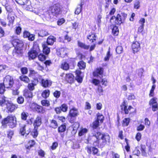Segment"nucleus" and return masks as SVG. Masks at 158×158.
Instances as JSON below:
<instances>
[{
	"label": "nucleus",
	"instance_id": "f8f14e48",
	"mask_svg": "<svg viewBox=\"0 0 158 158\" xmlns=\"http://www.w3.org/2000/svg\"><path fill=\"white\" fill-rule=\"evenodd\" d=\"M156 99V98H153L149 102V105L152 106V110L154 111H156L158 109V105Z\"/></svg>",
	"mask_w": 158,
	"mask_h": 158
},
{
	"label": "nucleus",
	"instance_id": "774afa93",
	"mask_svg": "<svg viewBox=\"0 0 158 158\" xmlns=\"http://www.w3.org/2000/svg\"><path fill=\"white\" fill-rule=\"evenodd\" d=\"M8 67L6 65H0V73L3 72Z\"/></svg>",
	"mask_w": 158,
	"mask_h": 158
},
{
	"label": "nucleus",
	"instance_id": "dca6fc26",
	"mask_svg": "<svg viewBox=\"0 0 158 158\" xmlns=\"http://www.w3.org/2000/svg\"><path fill=\"white\" fill-rule=\"evenodd\" d=\"M7 108L10 112H12L18 107V105L13 103H8L6 104Z\"/></svg>",
	"mask_w": 158,
	"mask_h": 158
},
{
	"label": "nucleus",
	"instance_id": "c03bdc74",
	"mask_svg": "<svg viewBox=\"0 0 158 158\" xmlns=\"http://www.w3.org/2000/svg\"><path fill=\"white\" fill-rule=\"evenodd\" d=\"M115 51L117 54H120L123 52V48L121 46H118L116 48Z\"/></svg>",
	"mask_w": 158,
	"mask_h": 158
},
{
	"label": "nucleus",
	"instance_id": "58836bf2",
	"mask_svg": "<svg viewBox=\"0 0 158 158\" xmlns=\"http://www.w3.org/2000/svg\"><path fill=\"white\" fill-rule=\"evenodd\" d=\"M66 129V126L65 124H63L60 126L58 129L59 132H63L65 131Z\"/></svg>",
	"mask_w": 158,
	"mask_h": 158
},
{
	"label": "nucleus",
	"instance_id": "4be33fe9",
	"mask_svg": "<svg viewBox=\"0 0 158 158\" xmlns=\"http://www.w3.org/2000/svg\"><path fill=\"white\" fill-rule=\"evenodd\" d=\"M56 37L52 35H50L47 39V43L48 45H52L54 42L56 41Z\"/></svg>",
	"mask_w": 158,
	"mask_h": 158
},
{
	"label": "nucleus",
	"instance_id": "052dcab7",
	"mask_svg": "<svg viewBox=\"0 0 158 158\" xmlns=\"http://www.w3.org/2000/svg\"><path fill=\"white\" fill-rule=\"evenodd\" d=\"M140 2L138 0L135 1L134 3V8L135 9H138L140 7Z\"/></svg>",
	"mask_w": 158,
	"mask_h": 158
},
{
	"label": "nucleus",
	"instance_id": "e2e57ef3",
	"mask_svg": "<svg viewBox=\"0 0 158 158\" xmlns=\"http://www.w3.org/2000/svg\"><path fill=\"white\" fill-rule=\"evenodd\" d=\"M5 7L6 11L9 13L11 12L12 11V9L11 6L8 4H6L5 5Z\"/></svg>",
	"mask_w": 158,
	"mask_h": 158
},
{
	"label": "nucleus",
	"instance_id": "2eb2a0df",
	"mask_svg": "<svg viewBox=\"0 0 158 158\" xmlns=\"http://www.w3.org/2000/svg\"><path fill=\"white\" fill-rule=\"evenodd\" d=\"M131 47L134 53L138 52L140 49V44L136 41L133 42Z\"/></svg>",
	"mask_w": 158,
	"mask_h": 158
},
{
	"label": "nucleus",
	"instance_id": "9d476101",
	"mask_svg": "<svg viewBox=\"0 0 158 158\" xmlns=\"http://www.w3.org/2000/svg\"><path fill=\"white\" fill-rule=\"evenodd\" d=\"M103 69L102 68H98L95 70L93 73V75L94 77L97 78H101L102 77Z\"/></svg>",
	"mask_w": 158,
	"mask_h": 158
},
{
	"label": "nucleus",
	"instance_id": "20e7f679",
	"mask_svg": "<svg viewBox=\"0 0 158 158\" xmlns=\"http://www.w3.org/2000/svg\"><path fill=\"white\" fill-rule=\"evenodd\" d=\"M127 15L124 13H121L120 14H118L116 17L114 16H112L110 19V22L112 23V21H114L113 23L117 24H120L124 22L126 18L127 17Z\"/></svg>",
	"mask_w": 158,
	"mask_h": 158
},
{
	"label": "nucleus",
	"instance_id": "b1692460",
	"mask_svg": "<svg viewBox=\"0 0 158 158\" xmlns=\"http://www.w3.org/2000/svg\"><path fill=\"white\" fill-rule=\"evenodd\" d=\"M87 152L91 154L92 152L94 154H96L98 152V148L95 147H87Z\"/></svg>",
	"mask_w": 158,
	"mask_h": 158
},
{
	"label": "nucleus",
	"instance_id": "a18cd8bd",
	"mask_svg": "<svg viewBox=\"0 0 158 158\" xmlns=\"http://www.w3.org/2000/svg\"><path fill=\"white\" fill-rule=\"evenodd\" d=\"M104 117L103 115L100 114V113H98L97 115V120L100 121L101 123H102L104 119Z\"/></svg>",
	"mask_w": 158,
	"mask_h": 158
},
{
	"label": "nucleus",
	"instance_id": "ea45409f",
	"mask_svg": "<svg viewBox=\"0 0 158 158\" xmlns=\"http://www.w3.org/2000/svg\"><path fill=\"white\" fill-rule=\"evenodd\" d=\"M57 123L56 121L54 120L51 121V123L50 125V127L53 128H56L57 127Z\"/></svg>",
	"mask_w": 158,
	"mask_h": 158
},
{
	"label": "nucleus",
	"instance_id": "a878e982",
	"mask_svg": "<svg viewBox=\"0 0 158 158\" xmlns=\"http://www.w3.org/2000/svg\"><path fill=\"white\" fill-rule=\"evenodd\" d=\"M77 45L78 47L85 50H88L89 48V45H86L79 40L77 41Z\"/></svg>",
	"mask_w": 158,
	"mask_h": 158
},
{
	"label": "nucleus",
	"instance_id": "6ab92c4d",
	"mask_svg": "<svg viewBox=\"0 0 158 158\" xmlns=\"http://www.w3.org/2000/svg\"><path fill=\"white\" fill-rule=\"evenodd\" d=\"M76 80L79 83H81L82 81V77L81 75V72L79 70H77L76 71Z\"/></svg>",
	"mask_w": 158,
	"mask_h": 158
},
{
	"label": "nucleus",
	"instance_id": "0e129e2a",
	"mask_svg": "<svg viewBox=\"0 0 158 158\" xmlns=\"http://www.w3.org/2000/svg\"><path fill=\"white\" fill-rule=\"evenodd\" d=\"M29 71L30 75L31 77H33L35 76H36L38 75V73L33 70H30Z\"/></svg>",
	"mask_w": 158,
	"mask_h": 158
},
{
	"label": "nucleus",
	"instance_id": "39448f33",
	"mask_svg": "<svg viewBox=\"0 0 158 158\" xmlns=\"http://www.w3.org/2000/svg\"><path fill=\"white\" fill-rule=\"evenodd\" d=\"M79 114L78 110L75 107L70 110L68 116L69 121L71 123H73L76 120L77 117Z\"/></svg>",
	"mask_w": 158,
	"mask_h": 158
},
{
	"label": "nucleus",
	"instance_id": "de8ad7c7",
	"mask_svg": "<svg viewBox=\"0 0 158 158\" xmlns=\"http://www.w3.org/2000/svg\"><path fill=\"white\" fill-rule=\"evenodd\" d=\"M62 111L63 112H66L68 109V106L66 104H63L62 105L60 106Z\"/></svg>",
	"mask_w": 158,
	"mask_h": 158
},
{
	"label": "nucleus",
	"instance_id": "4c0bfd02",
	"mask_svg": "<svg viewBox=\"0 0 158 158\" xmlns=\"http://www.w3.org/2000/svg\"><path fill=\"white\" fill-rule=\"evenodd\" d=\"M38 128L37 127H34V128L32 131H31V134L33 137L34 138H35L38 135L37 132Z\"/></svg>",
	"mask_w": 158,
	"mask_h": 158
},
{
	"label": "nucleus",
	"instance_id": "13d9d810",
	"mask_svg": "<svg viewBox=\"0 0 158 158\" xmlns=\"http://www.w3.org/2000/svg\"><path fill=\"white\" fill-rule=\"evenodd\" d=\"M41 104L43 106H48L50 105L49 101L47 100H42L41 101Z\"/></svg>",
	"mask_w": 158,
	"mask_h": 158
},
{
	"label": "nucleus",
	"instance_id": "338daca9",
	"mask_svg": "<svg viewBox=\"0 0 158 158\" xmlns=\"http://www.w3.org/2000/svg\"><path fill=\"white\" fill-rule=\"evenodd\" d=\"M38 105L36 103H32L31 105L30 108L35 111Z\"/></svg>",
	"mask_w": 158,
	"mask_h": 158
},
{
	"label": "nucleus",
	"instance_id": "09e8293b",
	"mask_svg": "<svg viewBox=\"0 0 158 158\" xmlns=\"http://www.w3.org/2000/svg\"><path fill=\"white\" fill-rule=\"evenodd\" d=\"M112 31L114 35H117L118 32V27L115 26H114L112 29Z\"/></svg>",
	"mask_w": 158,
	"mask_h": 158
},
{
	"label": "nucleus",
	"instance_id": "72a5a7b5",
	"mask_svg": "<svg viewBox=\"0 0 158 158\" xmlns=\"http://www.w3.org/2000/svg\"><path fill=\"white\" fill-rule=\"evenodd\" d=\"M83 4V3L81 2V4L78 6L77 8L76 9V10L75 11V14L77 15H79L80 14L82 6Z\"/></svg>",
	"mask_w": 158,
	"mask_h": 158
},
{
	"label": "nucleus",
	"instance_id": "e433bc0d",
	"mask_svg": "<svg viewBox=\"0 0 158 158\" xmlns=\"http://www.w3.org/2000/svg\"><path fill=\"white\" fill-rule=\"evenodd\" d=\"M111 55H112L110 54V48L109 47L108 51L106 53V56L104 58V60L105 61H108Z\"/></svg>",
	"mask_w": 158,
	"mask_h": 158
},
{
	"label": "nucleus",
	"instance_id": "a211bd4d",
	"mask_svg": "<svg viewBox=\"0 0 158 158\" xmlns=\"http://www.w3.org/2000/svg\"><path fill=\"white\" fill-rule=\"evenodd\" d=\"M139 23L141 24V25L138 27V34L141 33L144 29L145 19L144 18L141 19L139 21Z\"/></svg>",
	"mask_w": 158,
	"mask_h": 158
},
{
	"label": "nucleus",
	"instance_id": "412c9836",
	"mask_svg": "<svg viewBox=\"0 0 158 158\" xmlns=\"http://www.w3.org/2000/svg\"><path fill=\"white\" fill-rule=\"evenodd\" d=\"M74 76L71 73H68L66 74L65 79L66 81L69 83H71L73 82Z\"/></svg>",
	"mask_w": 158,
	"mask_h": 158
},
{
	"label": "nucleus",
	"instance_id": "6e6d98bb",
	"mask_svg": "<svg viewBox=\"0 0 158 158\" xmlns=\"http://www.w3.org/2000/svg\"><path fill=\"white\" fill-rule=\"evenodd\" d=\"M134 155L138 156L140 154V152L138 147H136L133 152Z\"/></svg>",
	"mask_w": 158,
	"mask_h": 158
},
{
	"label": "nucleus",
	"instance_id": "3c124183",
	"mask_svg": "<svg viewBox=\"0 0 158 158\" xmlns=\"http://www.w3.org/2000/svg\"><path fill=\"white\" fill-rule=\"evenodd\" d=\"M17 102L19 104L23 103L24 101V99L22 96L19 97L17 99Z\"/></svg>",
	"mask_w": 158,
	"mask_h": 158
},
{
	"label": "nucleus",
	"instance_id": "4d7b16f0",
	"mask_svg": "<svg viewBox=\"0 0 158 158\" xmlns=\"http://www.w3.org/2000/svg\"><path fill=\"white\" fill-rule=\"evenodd\" d=\"M53 94L55 98H58L60 96L61 93L60 91L56 90L53 93Z\"/></svg>",
	"mask_w": 158,
	"mask_h": 158
},
{
	"label": "nucleus",
	"instance_id": "9b49d317",
	"mask_svg": "<svg viewBox=\"0 0 158 158\" xmlns=\"http://www.w3.org/2000/svg\"><path fill=\"white\" fill-rule=\"evenodd\" d=\"M68 52V49L66 48H61L57 50V54L61 57L64 58Z\"/></svg>",
	"mask_w": 158,
	"mask_h": 158
},
{
	"label": "nucleus",
	"instance_id": "69168bd1",
	"mask_svg": "<svg viewBox=\"0 0 158 158\" xmlns=\"http://www.w3.org/2000/svg\"><path fill=\"white\" fill-rule=\"evenodd\" d=\"M65 22L64 19L63 18H62L59 19L57 22V24L59 26L61 25L62 24L64 23Z\"/></svg>",
	"mask_w": 158,
	"mask_h": 158
},
{
	"label": "nucleus",
	"instance_id": "37998d69",
	"mask_svg": "<svg viewBox=\"0 0 158 158\" xmlns=\"http://www.w3.org/2000/svg\"><path fill=\"white\" fill-rule=\"evenodd\" d=\"M99 126V122L98 121L96 120L94 122L92 123V127L93 128V130L95 129H97Z\"/></svg>",
	"mask_w": 158,
	"mask_h": 158
},
{
	"label": "nucleus",
	"instance_id": "f704fd0d",
	"mask_svg": "<svg viewBox=\"0 0 158 158\" xmlns=\"http://www.w3.org/2000/svg\"><path fill=\"white\" fill-rule=\"evenodd\" d=\"M61 68L64 70H67L69 69V64L66 62L63 63L61 64Z\"/></svg>",
	"mask_w": 158,
	"mask_h": 158
},
{
	"label": "nucleus",
	"instance_id": "473e14b6",
	"mask_svg": "<svg viewBox=\"0 0 158 158\" xmlns=\"http://www.w3.org/2000/svg\"><path fill=\"white\" fill-rule=\"evenodd\" d=\"M49 34L48 31L43 30L40 31V32L38 33L39 36L42 37L47 36Z\"/></svg>",
	"mask_w": 158,
	"mask_h": 158
},
{
	"label": "nucleus",
	"instance_id": "1a4fd4ad",
	"mask_svg": "<svg viewBox=\"0 0 158 158\" xmlns=\"http://www.w3.org/2000/svg\"><path fill=\"white\" fill-rule=\"evenodd\" d=\"M44 18L47 20L50 21H53L54 19V15L52 13L50 10H49L46 11L43 15Z\"/></svg>",
	"mask_w": 158,
	"mask_h": 158
},
{
	"label": "nucleus",
	"instance_id": "2f4dec72",
	"mask_svg": "<svg viewBox=\"0 0 158 158\" xmlns=\"http://www.w3.org/2000/svg\"><path fill=\"white\" fill-rule=\"evenodd\" d=\"M77 65L80 69H84L86 66V64L83 61H81L78 62Z\"/></svg>",
	"mask_w": 158,
	"mask_h": 158
},
{
	"label": "nucleus",
	"instance_id": "8fccbe9b",
	"mask_svg": "<svg viewBox=\"0 0 158 158\" xmlns=\"http://www.w3.org/2000/svg\"><path fill=\"white\" fill-rule=\"evenodd\" d=\"M130 118H125L123 120V125L125 126H127L129 124L130 122Z\"/></svg>",
	"mask_w": 158,
	"mask_h": 158
},
{
	"label": "nucleus",
	"instance_id": "864d4df0",
	"mask_svg": "<svg viewBox=\"0 0 158 158\" xmlns=\"http://www.w3.org/2000/svg\"><path fill=\"white\" fill-rule=\"evenodd\" d=\"M35 144V142L34 140H31L29 141V146H28L27 148V149H30L31 148L33 147Z\"/></svg>",
	"mask_w": 158,
	"mask_h": 158
},
{
	"label": "nucleus",
	"instance_id": "49530a36",
	"mask_svg": "<svg viewBox=\"0 0 158 158\" xmlns=\"http://www.w3.org/2000/svg\"><path fill=\"white\" fill-rule=\"evenodd\" d=\"M28 116V114L27 113L23 111L21 114V119L23 120H26Z\"/></svg>",
	"mask_w": 158,
	"mask_h": 158
},
{
	"label": "nucleus",
	"instance_id": "423d86ee",
	"mask_svg": "<svg viewBox=\"0 0 158 158\" xmlns=\"http://www.w3.org/2000/svg\"><path fill=\"white\" fill-rule=\"evenodd\" d=\"M49 9L53 15H54V16L57 17L61 14L63 7L60 4L56 3L50 7Z\"/></svg>",
	"mask_w": 158,
	"mask_h": 158
},
{
	"label": "nucleus",
	"instance_id": "bf43d9fd",
	"mask_svg": "<svg viewBox=\"0 0 158 158\" xmlns=\"http://www.w3.org/2000/svg\"><path fill=\"white\" fill-rule=\"evenodd\" d=\"M38 83V81L37 78H33V79L31 81V83L33 84L34 85L36 86Z\"/></svg>",
	"mask_w": 158,
	"mask_h": 158
},
{
	"label": "nucleus",
	"instance_id": "79ce46f5",
	"mask_svg": "<svg viewBox=\"0 0 158 158\" xmlns=\"http://www.w3.org/2000/svg\"><path fill=\"white\" fill-rule=\"evenodd\" d=\"M35 111L37 112L38 113H43L44 111V110L43 107L42 106L38 105Z\"/></svg>",
	"mask_w": 158,
	"mask_h": 158
},
{
	"label": "nucleus",
	"instance_id": "5701e85b",
	"mask_svg": "<svg viewBox=\"0 0 158 158\" xmlns=\"http://www.w3.org/2000/svg\"><path fill=\"white\" fill-rule=\"evenodd\" d=\"M15 19V18L13 15L10 13L8 14L7 17V19L9 22L8 25L10 26L11 25H12Z\"/></svg>",
	"mask_w": 158,
	"mask_h": 158
},
{
	"label": "nucleus",
	"instance_id": "c85d7f7f",
	"mask_svg": "<svg viewBox=\"0 0 158 158\" xmlns=\"http://www.w3.org/2000/svg\"><path fill=\"white\" fill-rule=\"evenodd\" d=\"M43 53L46 55L48 54L50 52V49L46 44L42 45Z\"/></svg>",
	"mask_w": 158,
	"mask_h": 158
},
{
	"label": "nucleus",
	"instance_id": "393cba45",
	"mask_svg": "<svg viewBox=\"0 0 158 158\" xmlns=\"http://www.w3.org/2000/svg\"><path fill=\"white\" fill-rule=\"evenodd\" d=\"M25 127L26 125H24L23 127L20 128V133L22 135H24L25 134H26V136L29 134L30 132H31V129L29 128L28 131H26Z\"/></svg>",
	"mask_w": 158,
	"mask_h": 158
},
{
	"label": "nucleus",
	"instance_id": "f3484780",
	"mask_svg": "<svg viewBox=\"0 0 158 158\" xmlns=\"http://www.w3.org/2000/svg\"><path fill=\"white\" fill-rule=\"evenodd\" d=\"M42 85L44 87H50L52 84V82L49 80L42 79L41 80Z\"/></svg>",
	"mask_w": 158,
	"mask_h": 158
},
{
	"label": "nucleus",
	"instance_id": "5fc2aeb1",
	"mask_svg": "<svg viewBox=\"0 0 158 158\" xmlns=\"http://www.w3.org/2000/svg\"><path fill=\"white\" fill-rule=\"evenodd\" d=\"M5 88L6 87L4 84L2 83L0 84V94H2L4 93L5 91Z\"/></svg>",
	"mask_w": 158,
	"mask_h": 158
},
{
	"label": "nucleus",
	"instance_id": "680f3d73",
	"mask_svg": "<svg viewBox=\"0 0 158 158\" xmlns=\"http://www.w3.org/2000/svg\"><path fill=\"white\" fill-rule=\"evenodd\" d=\"M7 134L8 137L11 139L14 134V132L13 131L10 130L7 131Z\"/></svg>",
	"mask_w": 158,
	"mask_h": 158
},
{
	"label": "nucleus",
	"instance_id": "0eeeda50",
	"mask_svg": "<svg viewBox=\"0 0 158 158\" xmlns=\"http://www.w3.org/2000/svg\"><path fill=\"white\" fill-rule=\"evenodd\" d=\"M40 52L39 47L37 45L34 46L33 49L28 53L27 55L29 60L35 59L38 56V54Z\"/></svg>",
	"mask_w": 158,
	"mask_h": 158
},
{
	"label": "nucleus",
	"instance_id": "6e6552de",
	"mask_svg": "<svg viewBox=\"0 0 158 158\" xmlns=\"http://www.w3.org/2000/svg\"><path fill=\"white\" fill-rule=\"evenodd\" d=\"M14 84L13 79L12 77L7 75L4 78L3 84L6 88H9L12 87Z\"/></svg>",
	"mask_w": 158,
	"mask_h": 158
},
{
	"label": "nucleus",
	"instance_id": "c756f323",
	"mask_svg": "<svg viewBox=\"0 0 158 158\" xmlns=\"http://www.w3.org/2000/svg\"><path fill=\"white\" fill-rule=\"evenodd\" d=\"M50 91L48 89H46L42 93L41 95L43 97L46 98L49 97Z\"/></svg>",
	"mask_w": 158,
	"mask_h": 158
},
{
	"label": "nucleus",
	"instance_id": "c9c22d12",
	"mask_svg": "<svg viewBox=\"0 0 158 158\" xmlns=\"http://www.w3.org/2000/svg\"><path fill=\"white\" fill-rule=\"evenodd\" d=\"M24 95L27 98H31L32 97V93L31 91L27 90L24 93Z\"/></svg>",
	"mask_w": 158,
	"mask_h": 158
},
{
	"label": "nucleus",
	"instance_id": "ddd939ff",
	"mask_svg": "<svg viewBox=\"0 0 158 158\" xmlns=\"http://www.w3.org/2000/svg\"><path fill=\"white\" fill-rule=\"evenodd\" d=\"M16 2L21 5H26L27 8L30 9L31 6V2L29 0H15Z\"/></svg>",
	"mask_w": 158,
	"mask_h": 158
},
{
	"label": "nucleus",
	"instance_id": "aec40b11",
	"mask_svg": "<svg viewBox=\"0 0 158 158\" xmlns=\"http://www.w3.org/2000/svg\"><path fill=\"white\" fill-rule=\"evenodd\" d=\"M121 109L124 111L126 114H128L129 113V110H130L132 108L131 106H129L127 109V106L126 105V103L125 101L123 102L122 105L121 106Z\"/></svg>",
	"mask_w": 158,
	"mask_h": 158
},
{
	"label": "nucleus",
	"instance_id": "4468645a",
	"mask_svg": "<svg viewBox=\"0 0 158 158\" xmlns=\"http://www.w3.org/2000/svg\"><path fill=\"white\" fill-rule=\"evenodd\" d=\"M23 37L24 38H28L30 41H33L35 39V35L31 34L28 31H26L23 32Z\"/></svg>",
	"mask_w": 158,
	"mask_h": 158
},
{
	"label": "nucleus",
	"instance_id": "cd10ccee",
	"mask_svg": "<svg viewBox=\"0 0 158 158\" xmlns=\"http://www.w3.org/2000/svg\"><path fill=\"white\" fill-rule=\"evenodd\" d=\"M97 37L95 34H89L87 36V38L90 41H91V42L93 43L94 41L96 40V38Z\"/></svg>",
	"mask_w": 158,
	"mask_h": 158
},
{
	"label": "nucleus",
	"instance_id": "7ed1b4c3",
	"mask_svg": "<svg viewBox=\"0 0 158 158\" xmlns=\"http://www.w3.org/2000/svg\"><path fill=\"white\" fill-rule=\"evenodd\" d=\"M7 123L10 128H13L16 127L17 123L16 117L12 115H9L2 121V125H6Z\"/></svg>",
	"mask_w": 158,
	"mask_h": 158
},
{
	"label": "nucleus",
	"instance_id": "7c9ffc66",
	"mask_svg": "<svg viewBox=\"0 0 158 158\" xmlns=\"http://www.w3.org/2000/svg\"><path fill=\"white\" fill-rule=\"evenodd\" d=\"M20 80L26 83H28L30 81L28 77L25 75H22L19 77Z\"/></svg>",
	"mask_w": 158,
	"mask_h": 158
},
{
	"label": "nucleus",
	"instance_id": "bb28decb",
	"mask_svg": "<svg viewBox=\"0 0 158 158\" xmlns=\"http://www.w3.org/2000/svg\"><path fill=\"white\" fill-rule=\"evenodd\" d=\"M41 124V120L40 117H37L34 122V127H37L38 128Z\"/></svg>",
	"mask_w": 158,
	"mask_h": 158
},
{
	"label": "nucleus",
	"instance_id": "f03ea898",
	"mask_svg": "<svg viewBox=\"0 0 158 158\" xmlns=\"http://www.w3.org/2000/svg\"><path fill=\"white\" fill-rule=\"evenodd\" d=\"M11 41L12 44L15 47L13 51V56H21L23 53V49L24 46L23 41L17 38L15 36L12 37Z\"/></svg>",
	"mask_w": 158,
	"mask_h": 158
},
{
	"label": "nucleus",
	"instance_id": "f257e3e1",
	"mask_svg": "<svg viewBox=\"0 0 158 158\" xmlns=\"http://www.w3.org/2000/svg\"><path fill=\"white\" fill-rule=\"evenodd\" d=\"M95 134H94L89 138L90 140L96 142L94 143L95 146L98 148H102L107 143L110 142V137L108 134H102L99 132L95 131Z\"/></svg>",
	"mask_w": 158,
	"mask_h": 158
},
{
	"label": "nucleus",
	"instance_id": "603ef678",
	"mask_svg": "<svg viewBox=\"0 0 158 158\" xmlns=\"http://www.w3.org/2000/svg\"><path fill=\"white\" fill-rule=\"evenodd\" d=\"M38 56L39 59L41 61H43L46 59V56L43 54L40 53Z\"/></svg>",
	"mask_w": 158,
	"mask_h": 158
},
{
	"label": "nucleus",
	"instance_id": "a19ab883",
	"mask_svg": "<svg viewBox=\"0 0 158 158\" xmlns=\"http://www.w3.org/2000/svg\"><path fill=\"white\" fill-rule=\"evenodd\" d=\"M88 130L87 129L84 128H81L78 134L79 136H81L84 135L85 134L87 133Z\"/></svg>",
	"mask_w": 158,
	"mask_h": 158
}]
</instances>
